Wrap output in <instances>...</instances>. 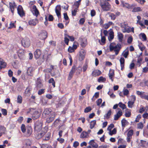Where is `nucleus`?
Listing matches in <instances>:
<instances>
[{
    "label": "nucleus",
    "instance_id": "obj_56",
    "mask_svg": "<svg viewBox=\"0 0 148 148\" xmlns=\"http://www.w3.org/2000/svg\"><path fill=\"white\" fill-rule=\"evenodd\" d=\"M114 127V125L113 124H110L107 128V130L109 131H110L112 129V128H113Z\"/></svg>",
    "mask_w": 148,
    "mask_h": 148
},
{
    "label": "nucleus",
    "instance_id": "obj_40",
    "mask_svg": "<svg viewBox=\"0 0 148 148\" xmlns=\"http://www.w3.org/2000/svg\"><path fill=\"white\" fill-rule=\"evenodd\" d=\"M134 133L133 130H130L128 131L127 135L128 137H132V136Z\"/></svg>",
    "mask_w": 148,
    "mask_h": 148
},
{
    "label": "nucleus",
    "instance_id": "obj_24",
    "mask_svg": "<svg viewBox=\"0 0 148 148\" xmlns=\"http://www.w3.org/2000/svg\"><path fill=\"white\" fill-rule=\"evenodd\" d=\"M34 70V68L31 67L28 68L27 69V73L29 75L31 76L32 75V73Z\"/></svg>",
    "mask_w": 148,
    "mask_h": 148
},
{
    "label": "nucleus",
    "instance_id": "obj_55",
    "mask_svg": "<svg viewBox=\"0 0 148 148\" xmlns=\"http://www.w3.org/2000/svg\"><path fill=\"white\" fill-rule=\"evenodd\" d=\"M87 45V42L86 40H85L84 41L83 40L82 42L81 45L82 47H85Z\"/></svg>",
    "mask_w": 148,
    "mask_h": 148
},
{
    "label": "nucleus",
    "instance_id": "obj_10",
    "mask_svg": "<svg viewBox=\"0 0 148 148\" xmlns=\"http://www.w3.org/2000/svg\"><path fill=\"white\" fill-rule=\"evenodd\" d=\"M76 71V67L75 66H73L70 72L68 78L69 80H70L72 77L73 75Z\"/></svg>",
    "mask_w": 148,
    "mask_h": 148
},
{
    "label": "nucleus",
    "instance_id": "obj_8",
    "mask_svg": "<svg viewBox=\"0 0 148 148\" xmlns=\"http://www.w3.org/2000/svg\"><path fill=\"white\" fill-rule=\"evenodd\" d=\"M31 11L32 13L33 14L37 17L39 14V12L38 9L36 8V6L35 5H33L31 9Z\"/></svg>",
    "mask_w": 148,
    "mask_h": 148
},
{
    "label": "nucleus",
    "instance_id": "obj_6",
    "mask_svg": "<svg viewBox=\"0 0 148 148\" xmlns=\"http://www.w3.org/2000/svg\"><path fill=\"white\" fill-rule=\"evenodd\" d=\"M47 32L45 30L41 31L38 35L39 37L42 40L45 39L47 37Z\"/></svg>",
    "mask_w": 148,
    "mask_h": 148
},
{
    "label": "nucleus",
    "instance_id": "obj_39",
    "mask_svg": "<svg viewBox=\"0 0 148 148\" xmlns=\"http://www.w3.org/2000/svg\"><path fill=\"white\" fill-rule=\"evenodd\" d=\"M22 97L21 95H18L17 98V102L19 103H21L22 102Z\"/></svg>",
    "mask_w": 148,
    "mask_h": 148
},
{
    "label": "nucleus",
    "instance_id": "obj_35",
    "mask_svg": "<svg viewBox=\"0 0 148 148\" xmlns=\"http://www.w3.org/2000/svg\"><path fill=\"white\" fill-rule=\"evenodd\" d=\"M96 124V121L93 120L91 122L90 128L91 129H92Z\"/></svg>",
    "mask_w": 148,
    "mask_h": 148
},
{
    "label": "nucleus",
    "instance_id": "obj_22",
    "mask_svg": "<svg viewBox=\"0 0 148 148\" xmlns=\"http://www.w3.org/2000/svg\"><path fill=\"white\" fill-rule=\"evenodd\" d=\"M10 8L11 10V11L12 13H13L14 8L15 7V3L14 2H13L9 3Z\"/></svg>",
    "mask_w": 148,
    "mask_h": 148
},
{
    "label": "nucleus",
    "instance_id": "obj_20",
    "mask_svg": "<svg viewBox=\"0 0 148 148\" xmlns=\"http://www.w3.org/2000/svg\"><path fill=\"white\" fill-rule=\"evenodd\" d=\"M31 145V142L30 140L27 139L25 141V145L23 147V148H29V147Z\"/></svg>",
    "mask_w": 148,
    "mask_h": 148
},
{
    "label": "nucleus",
    "instance_id": "obj_61",
    "mask_svg": "<svg viewBox=\"0 0 148 148\" xmlns=\"http://www.w3.org/2000/svg\"><path fill=\"white\" fill-rule=\"evenodd\" d=\"M37 86L38 87L40 88L42 86V85L41 83V82L39 80H38L37 82Z\"/></svg>",
    "mask_w": 148,
    "mask_h": 148
},
{
    "label": "nucleus",
    "instance_id": "obj_29",
    "mask_svg": "<svg viewBox=\"0 0 148 148\" xmlns=\"http://www.w3.org/2000/svg\"><path fill=\"white\" fill-rule=\"evenodd\" d=\"M101 73V71L99 70H95L93 71L92 73V75L93 76H98Z\"/></svg>",
    "mask_w": 148,
    "mask_h": 148
},
{
    "label": "nucleus",
    "instance_id": "obj_4",
    "mask_svg": "<svg viewBox=\"0 0 148 148\" xmlns=\"http://www.w3.org/2000/svg\"><path fill=\"white\" fill-rule=\"evenodd\" d=\"M21 43L24 47H28L30 45V41L28 37H25L22 39Z\"/></svg>",
    "mask_w": 148,
    "mask_h": 148
},
{
    "label": "nucleus",
    "instance_id": "obj_25",
    "mask_svg": "<svg viewBox=\"0 0 148 148\" xmlns=\"http://www.w3.org/2000/svg\"><path fill=\"white\" fill-rule=\"evenodd\" d=\"M129 53L128 48L127 47L122 53V55L126 58L129 54Z\"/></svg>",
    "mask_w": 148,
    "mask_h": 148
},
{
    "label": "nucleus",
    "instance_id": "obj_59",
    "mask_svg": "<svg viewBox=\"0 0 148 148\" xmlns=\"http://www.w3.org/2000/svg\"><path fill=\"white\" fill-rule=\"evenodd\" d=\"M101 42H102V43H103V44L105 43L106 41V38L105 37V36H102V33H101Z\"/></svg>",
    "mask_w": 148,
    "mask_h": 148
},
{
    "label": "nucleus",
    "instance_id": "obj_26",
    "mask_svg": "<svg viewBox=\"0 0 148 148\" xmlns=\"http://www.w3.org/2000/svg\"><path fill=\"white\" fill-rule=\"evenodd\" d=\"M139 37L140 39H142L143 41H146L147 37L146 35L144 33H141L139 34Z\"/></svg>",
    "mask_w": 148,
    "mask_h": 148
},
{
    "label": "nucleus",
    "instance_id": "obj_18",
    "mask_svg": "<svg viewBox=\"0 0 148 148\" xmlns=\"http://www.w3.org/2000/svg\"><path fill=\"white\" fill-rule=\"evenodd\" d=\"M89 144L92 146L94 148H97L98 145L97 143H95L94 140H90L88 143Z\"/></svg>",
    "mask_w": 148,
    "mask_h": 148
},
{
    "label": "nucleus",
    "instance_id": "obj_54",
    "mask_svg": "<svg viewBox=\"0 0 148 148\" xmlns=\"http://www.w3.org/2000/svg\"><path fill=\"white\" fill-rule=\"evenodd\" d=\"M67 37L65 35L64 38V41L65 43L67 45H68L69 42V39L67 38Z\"/></svg>",
    "mask_w": 148,
    "mask_h": 148
},
{
    "label": "nucleus",
    "instance_id": "obj_34",
    "mask_svg": "<svg viewBox=\"0 0 148 148\" xmlns=\"http://www.w3.org/2000/svg\"><path fill=\"white\" fill-rule=\"evenodd\" d=\"M142 10L140 7H137L134 8L133 10L132 11L133 12H136L140 11H141Z\"/></svg>",
    "mask_w": 148,
    "mask_h": 148
},
{
    "label": "nucleus",
    "instance_id": "obj_15",
    "mask_svg": "<svg viewBox=\"0 0 148 148\" xmlns=\"http://www.w3.org/2000/svg\"><path fill=\"white\" fill-rule=\"evenodd\" d=\"M41 54V52L39 49H37L34 52V56L36 58H38Z\"/></svg>",
    "mask_w": 148,
    "mask_h": 148
},
{
    "label": "nucleus",
    "instance_id": "obj_5",
    "mask_svg": "<svg viewBox=\"0 0 148 148\" xmlns=\"http://www.w3.org/2000/svg\"><path fill=\"white\" fill-rule=\"evenodd\" d=\"M56 116V113L55 112H52L51 113V114L45 117L46 118V121L49 123L53 121L55 118Z\"/></svg>",
    "mask_w": 148,
    "mask_h": 148
},
{
    "label": "nucleus",
    "instance_id": "obj_9",
    "mask_svg": "<svg viewBox=\"0 0 148 148\" xmlns=\"http://www.w3.org/2000/svg\"><path fill=\"white\" fill-rule=\"evenodd\" d=\"M86 54V52L84 50H81L79 52V60L81 61L83 60L85 58Z\"/></svg>",
    "mask_w": 148,
    "mask_h": 148
},
{
    "label": "nucleus",
    "instance_id": "obj_47",
    "mask_svg": "<svg viewBox=\"0 0 148 148\" xmlns=\"http://www.w3.org/2000/svg\"><path fill=\"white\" fill-rule=\"evenodd\" d=\"M6 65V63L4 62H1V65L0 66V69H1L3 68H4Z\"/></svg>",
    "mask_w": 148,
    "mask_h": 148
},
{
    "label": "nucleus",
    "instance_id": "obj_52",
    "mask_svg": "<svg viewBox=\"0 0 148 148\" xmlns=\"http://www.w3.org/2000/svg\"><path fill=\"white\" fill-rule=\"evenodd\" d=\"M142 60V58L140 56L138 57L137 60V63L139 64V66H140L141 64Z\"/></svg>",
    "mask_w": 148,
    "mask_h": 148
},
{
    "label": "nucleus",
    "instance_id": "obj_45",
    "mask_svg": "<svg viewBox=\"0 0 148 148\" xmlns=\"http://www.w3.org/2000/svg\"><path fill=\"white\" fill-rule=\"evenodd\" d=\"M134 102L132 101H129L128 102V106L130 108H132Z\"/></svg>",
    "mask_w": 148,
    "mask_h": 148
},
{
    "label": "nucleus",
    "instance_id": "obj_60",
    "mask_svg": "<svg viewBox=\"0 0 148 148\" xmlns=\"http://www.w3.org/2000/svg\"><path fill=\"white\" fill-rule=\"evenodd\" d=\"M125 116L126 117H129L131 115V112L130 111H127L125 112Z\"/></svg>",
    "mask_w": 148,
    "mask_h": 148
},
{
    "label": "nucleus",
    "instance_id": "obj_12",
    "mask_svg": "<svg viewBox=\"0 0 148 148\" xmlns=\"http://www.w3.org/2000/svg\"><path fill=\"white\" fill-rule=\"evenodd\" d=\"M123 114L121 110H120L117 112L116 114L114 116V120H117Z\"/></svg>",
    "mask_w": 148,
    "mask_h": 148
},
{
    "label": "nucleus",
    "instance_id": "obj_19",
    "mask_svg": "<svg viewBox=\"0 0 148 148\" xmlns=\"http://www.w3.org/2000/svg\"><path fill=\"white\" fill-rule=\"evenodd\" d=\"M40 115V114L38 111H35L32 114V118L34 119H36L39 118Z\"/></svg>",
    "mask_w": 148,
    "mask_h": 148
},
{
    "label": "nucleus",
    "instance_id": "obj_37",
    "mask_svg": "<svg viewBox=\"0 0 148 148\" xmlns=\"http://www.w3.org/2000/svg\"><path fill=\"white\" fill-rule=\"evenodd\" d=\"M114 35L113 32H110L109 33V36L108 37V39L109 41H111L114 38Z\"/></svg>",
    "mask_w": 148,
    "mask_h": 148
},
{
    "label": "nucleus",
    "instance_id": "obj_48",
    "mask_svg": "<svg viewBox=\"0 0 148 148\" xmlns=\"http://www.w3.org/2000/svg\"><path fill=\"white\" fill-rule=\"evenodd\" d=\"M106 78L103 77H99L98 79V81L99 82H104L106 81Z\"/></svg>",
    "mask_w": 148,
    "mask_h": 148
},
{
    "label": "nucleus",
    "instance_id": "obj_36",
    "mask_svg": "<svg viewBox=\"0 0 148 148\" xmlns=\"http://www.w3.org/2000/svg\"><path fill=\"white\" fill-rule=\"evenodd\" d=\"M122 126V127H124L125 125L128 124V122L127 120L124 119H123L121 121Z\"/></svg>",
    "mask_w": 148,
    "mask_h": 148
},
{
    "label": "nucleus",
    "instance_id": "obj_3",
    "mask_svg": "<svg viewBox=\"0 0 148 148\" xmlns=\"http://www.w3.org/2000/svg\"><path fill=\"white\" fill-rule=\"evenodd\" d=\"M121 26L123 32L129 33L131 32V27H129L126 23L124 22L121 23Z\"/></svg>",
    "mask_w": 148,
    "mask_h": 148
},
{
    "label": "nucleus",
    "instance_id": "obj_11",
    "mask_svg": "<svg viewBox=\"0 0 148 148\" xmlns=\"http://www.w3.org/2000/svg\"><path fill=\"white\" fill-rule=\"evenodd\" d=\"M108 75L109 78L111 80L112 82H113L114 80L113 77L114 76V70L112 69H110Z\"/></svg>",
    "mask_w": 148,
    "mask_h": 148
},
{
    "label": "nucleus",
    "instance_id": "obj_1",
    "mask_svg": "<svg viewBox=\"0 0 148 148\" xmlns=\"http://www.w3.org/2000/svg\"><path fill=\"white\" fill-rule=\"evenodd\" d=\"M122 47L121 45L119 43L116 45H114L113 43H111L109 46L110 51H114L115 53V55H117Z\"/></svg>",
    "mask_w": 148,
    "mask_h": 148
},
{
    "label": "nucleus",
    "instance_id": "obj_53",
    "mask_svg": "<svg viewBox=\"0 0 148 148\" xmlns=\"http://www.w3.org/2000/svg\"><path fill=\"white\" fill-rule=\"evenodd\" d=\"M91 110L90 107H86L84 110V112L85 113H87L90 112Z\"/></svg>",
    "mask_w": 148,
    "mask_h": 148
},
{
    "label": "nucleus",
    "instance_id": "obj_13",
    "mask_svg": "<svg viewBox=\"0 0 148 148\" xmlns=\"http://www.w3.org/2000/svg\"><path fill=\"white\" fill-rule=\"evenodd\" d=\"M38 23V20L37 19L31 20L28 22L29 24L31 26H35Z\"/></svg>",
    "mask_w": 148,
    "mask_h": 148
},
{
    "label": "nucleus",
    "instance_id": "obj_33",
    "mask_svg": "<svg viewBox=\"0 0 148 148\" xmlns=\"http://www.w3.org/2000/svg\"><path fill=\"white\" fill-rule=\"evenodd\" d=\"M108 14H109V17H110L112 20H114L116 19V17L114 13H109Z\"/></svg>",
    "mask_w": 148,
    "mask_h": 148
},
{
    "label": "nucleus",
    "instance_id": "obj_31",
    "mask_svg": "<svg viewBox=\"0 0 148 148\" xmlns=\"http://www.w3.org/2000/svg\"><path fill=\"white\" fill-rule=\"evenodd\" d=\"M117 36L119 42H122L123 38V34L120 32L118 33Z\"/></svg>",
    "mask_w": 148,
    "mask_h": 148
},
{
    "label": "nucleus",
    "instance_id": "obj_7",
    "mask_svg": "<svg viewBox=\"0 0 148 148\" xmlns=\"http://www.w3.org/2000/svg\"><path fill=\"white\" fill-rule=\"evenodd\" d=\"M17 10L18 13L21 17H22L25 16V13L21 6L19 5L17 8Z\"/></svg>",
    "mask_w": 148,
    "mask_h": 148
},
{
    "label": "nucleus",
    "instance_id": "obj_17",
    "mask_svg": "<svg viewBox=\"0 0 148 148\" xmlns=\"http://www.w3.org/2000/svg\"><path fill=\"white\" fill-rule=\"evenodd\" d=\"M60 11H61V7L60 5H58L56 6V9L55 11L56 14L58 17H59L60 15Z\"/></svg>",
    "mask_w": 148,
    "mask_h": 148
},
{
    "label": "nucleus",
    "instance_id": "obj_51",
    "mask_svg": "<svg viewBox=\"0 0 148 148\" xmlns=\"http://www.w3.org/2000/svg\"><path fill=\"white\" fill-rule=\"evenodd\" d=\"M137 23L140 25L142 27H143L144 28L145 27L142 21L137 20Z\"/></svg>",
    "mask_w": 148,
    "mask_h": 148
},
{
    "label": "nucleus",
    "instance_id": "obj_43",
    "mask_svg": "<svg viewBox=\"0 0 148 148\" xmlns=\"http://www.w3.org/2000/svg\"><path fill=\"white\" fill-rule=\"evenodd\" d=\"M21 130L22 132L24 133L26 132V129L25 125L24 124H22L21 126Z\"/></svg>",
    "mask_w": 148,
    "mask_h": 148
},
{
    "label": "nucleus",
    "instance_id": "obj_63",
    "mask_svg": "<svg viewBox=\"0 0 148 148\" xmlns=\"http://www.w3.org/2000/svg\"><path fill=\"white\" fill-rule=\"evenodd\" d=\"M41 101L43 105L47 103V100L45 98H42L41 99Z\"/></svg>",
    "mask_w": 148,
    "mask_h": 148
},
{
    "label": "nucleus",
    "instance_id": "obj_38",
    "mask_svg": "<svg viewBox=\"0 0 148 148\" xmlns=\"http://www.w3.org/2000/svg\"><path fill=\"white\" fill-rule=\"evenodd\" d=\"M49 83H51L54 88L55 87V82L53 78H51L49 79Z\"/></svg>",
    "mask_w": 148,
    "mask_h": 148
},
{
    "label": "nucleus",
    "instance_id": "obj_57",
    "mask_svg": "<svg viewBox=\"0 0 148 148\" xmlns=\"http://www.w3.org/2000/svg\"><path fill=\"white\" fill-rule=\"evenodd\" d=\"M133 40V38L132 36H130L129 37L127 40V42L128 43L130 44L131 43Z\"/></svg>",
    "mask_w": 148,
    "mask_h": 148
},
{
    "label": "nucleus",
    "instance_id": "obj_44",
    "mask_svg": "<svg viewBox=\"0 0 148 148\" xmlns=\"http://www.w3.org/2000/svg\"><path fill=\"white\" fill-rule=\"evenodd\" d=\"M143 127V125L142 123L140 122L137 124V128L139 129H142Z\"/></svg>",
    "mask_w": 148,
    "mask_h": 148
},
{
    "label": "nucleus",
    "instance_id": "obj_46",
    "mask_svg": "<svg viewBox=\"0 0 148 148\" xmlns=\"http://www.w3.org/2000/svg\"><path fill=\"white\" fill-rule=\"evenodd\" d=\"M124 95L128 96L129 94V91L127 89H124L123 90Z\"/></svg>",
    "mask_w": 148,
    "mask_h": 148
},
{
    "label": "nucleus",
    "instance_id": "obj_62",
    "mask_svg": "<svg viewBox=\"0 0 148 148\" xmlns=\"http://www.w3.org/2000/svg\"><path fill=\"white\" fill-rule=\"evenodd\" d=\"M141 118V115L140 114H138L136 118V120H135V122H138L139 119Z\"/></svg>",
    "mask_w": 148,
    "mask_h": 148
},
{
    "label": "nucleus",
    "instance_id": "obj_42",
    "mask_svg": "<svg viewBox=\"0 0 148 148\" xmlns=\"http://www.w3.org/2000/svg\"><path fill=\"white\" fill-rule=\"evenodd\" d=\"M119 106L122 108L123 109H124L126 108V106L123 103L121 102H119L118 104Z\"/></svg>",
    "mask_w": 148,
    "mask_h": 148
},
{
    "label": "nucleus",
    "instance_id": "obj_30",
    "mask_svg": "<svg viewBox=\"0 0 148 148\" xmlns=\"http://www.w3.org/2000/svg\"><path fill=\"white\" fill-rule=\"evenodd\" d=\"M111 110H109L107 113L104 115V119H109L110 117V116L111 115Z\"/></svg>",
    "mask_w": 148,
    "mask_h": 148
},
{
    "label": "nucleus",
    "instance_id": "obj_58",
    "mask_svg": "<svg viewBox=\"0 0 148 148\" xmlns=\"http://www.w3.org/2000/svg\"><path fill=\"white\" fill-rule=\"evenodd\" d=\"M1 112L3 114L4 116L6 115L7 114V110L5 109H1Z\"/></svg>",
    "mask_w": 148,
    "mask_h": 148
},
{
    "label": "nucleus",
    "instance_id": "obj_23",
    "mask_svg": "<svg viewBox=\"0 0 148 148\" xmlns=\"http://www.w3.org/2000/svg\"><path fill=\"white\" fill-rule=\"evenodd\" d=\"M88 136V132L85 131H84L81 134L80 137L81 138H87Z\"/></svg>",
    "mask_w": 148,
    "mask_h": 148
},
{
    "label": "nucleus",
    "instance_id": "obj_16",
    "mask_svg": "<svg viewBox=\"0 0 148 148\" xmlns=\"http://www.w3.org/2000/svg\"><path fill=\"white\" fill-rule=\"evenodd\" d=\"M120 65L121 66V69L123 70L124 68L125 61V60L123 57H121L119 60Z\"/></svg>",
    "mask_w": 148,
    "mask_h": 148
},
{
    "label": "nucleus",
    "instance_id": "obj_41",
    "mask_svg": "<svg viewBox=\"0 0 148 148\" xmlns=\"http://www.w3.org/2000/svg\"><path fill=\"white\" fill-rule=\"evenodd\" d=\"M78 9L77 8H75L72 11V15L75 16L76 15Z\"/></svg>",
    "mask_w": 148,
    "mask_h": 148
},
{
    "label": "nucleus",
    "instance_id": "obj_50",
    "mask_svg": "<svg viewBox=\"0 0 148 148\" xmlns=\"http://www.w3.org/2000/svg\"><path fill=\"white\" fill-rule=\"evenodd\" d=\"M96 12L95 10H91L90 15L92 17L95 16L96 15Z\"/></svg>",
    "mask_w": 148,
    "mask_h": 148
},
{
    "label": "nucleus",
    "instance_id": "obj_64",
    "mask_svg": "<svg viewBox=\"0 0 148 148\" xmlns=\"http://www.w3.org/2000/svg\"><path fill=\"white\" fill-rule=\"evenodd\" d=\"M148 71V67H145L143 69L142 72L143 73H146Z\"/></svg>",
    "mask_w": 148,
    "mask_h": 148
},
{
    "label": "nucleus",
    "instance_id": "obj_27",
    "mask_svg": "<svg viewBox=\"0 0 148 148\" xmlns=\"http://www.w3.org/2000/svg\"><path fill=\"white\" fill-rule=\"evenodd\" d=\"M32 130L31 127H29L27 128L26 135L27 136H29L32 134Z\"/></svg>",
    "mask_w": 148,
    "mask_h": 148
},
{
    "label": "nucleus",
    "instance_id": "obj_21",
    "mask_svg": "<svg viewBox=\"0 0 148 148\" xmlns=\"http://www.w3.org/2000/svg\"><path fill=\"white\" fill-rule=\"evenodd\" d=\"M121 4L123 7H126L127 8L130 9L132 8V6L128 3H124L123 1H121Z\"/></svg>",
    "mask_w": 148,
    "mask_h": 148
},
{
    "label": "nucleus",
    "instance_id": "obj_28",
    "mask_svg": "<svg viewBox=\"0 0 148 148\" xmlns=\"http://www.w3.org/2000/svg\"><path fill=\"white\" fill-rule=\"evenodd\" d=\"M24 53L25 51L23 49H19L18 51V55L19 57L24 55Z\"/></svg>",
    "mask_w": 148,
    "mask_h": 148
},
{
    "label": "nucleus",
    "instance_id": "obj_49",
    "mask_svg": "<svg viewBox=\"0 0 148 148\" xmlns=\"http://www.w3.org/2000/svg\"><path fill=\"white\" fill-rule=\"evenodd\" d=\"M116 133V130L115 128L113 130L111 131H109V134L110 135H112L113 134H115Z\"/></svg>",
    "mask_w": 148,
    "mask_h": 148
},
{
    "label": "nucleus",
    "instance_id": "obj_32",
    "mask_svg": "<svg viewBox=\"0 0 148 148\" xmlns=\"http://www.w3.org/2000/svg\"><path fill=\"white\" fill-rule=\"evenodd\" d=\"M136 92L137 95H140V97L142 98H143V97L145 95L144 92H142L139 91H137Z\"/></svg>",
    "mask_w": 148,
    "mask_h": 148
},
{
    "label": "nucleus",
    "instance_id": "obj_14",
    "mask_svg": "<svg viewBox=\"0 0 148 148\" xmlns=\"http://www.w3.org/2000/svg\"><path fill=\"white\" fill-rule=\"evenodd\" d=\"M52 112H53L51 110V109L48 108L45 109L43 113V115H45L46 116H47L51 114V113Z\"/></svg>",
    "mask_w": 148,
    "mask_h": 148
},
{
    "label": "nucleus",
    "instance_id": "obj_2",
    "mask_svg": "<svg viewBox=\"0 0 148 148\" xmlns=\"http://www.w3.org/2000/svg\"><path fill=\"white\" fill-rule=\"evenodd\" d=\"M100 6L104 11H108L111 9V5L106 0H100Z\"/></svg>",
    "mask_w": 148,
    "mask_h": 148
}]
</instances>
